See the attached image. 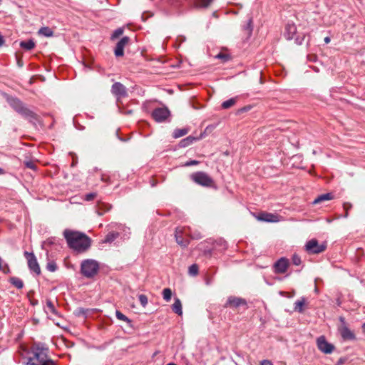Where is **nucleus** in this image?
Returning a JSON list of instances; mask_svg holds the SVG:
<instances>
[{"mask_svg":"<svg viewBox=\"0 0 365 365\" xmlns=\"http://www.w3.org/2000/svg\"><path fill=\"white\" fill-rule=\"evenodd\" d=\"M188 272L191 276H196L198 274V266L193 264L189 267Z\"/></svg>","mask_w":365,"mask_h":365,"instance_id":"72a5a7b5","label":"nucleus"},{"mask_svg":"<svg viewBox=\"0 0 365 365\" xmlns=\"http://www.w3.org/2000/svg\"><path fill=\"white\" fill-rule=\"evenodd\" d=\"M78 314L85 315L86 314V310L84 309L83 308H80L78 309Z\"/></svg>","mask_w":365,"mask_h":365,"instance_id":"8fccbe9b","label":"nucleus"},{"mask_svg":"<svg viewBox=\"0 0 365 365\" xmlns=\"http://www.w3.org/2000/svg\"><path fill=\"white\" fill-rule=\"evenodd\" d=\"M37 304H38V301H35V302H31V304L34 305V306L36 305Z\"/></svg>","mask_w":365,"mask_h":365,"instance_id":"052dcab7","label":"nucleus"},{"mask_svg":"<svg viewBox=\"0 0 365 365\" xmlns=\"http://www.w3.org/2000/svg\"><path fill=\"white\" fill-rule=\"evenodd\" d=\"M288 265L289 261L286 258H280L274 263V272L277 274H284L287 271Z\"/></svg>","mask_w":365,"mask_h":365,"instance_id":"4468645a","label":"nucleus"},{"mask_svg":"<svg viewBox=\"0 0 365 365\" xmlns=\"http://www.w3.org/2000/svg\"><path fill=\"white\" fill-rule=\"evenodd\" d=\"M138 299L143 307H145V305L148 304V298L144 294L139 295Z\"/></svg>","mask_w":365,"mask_h":365,"instance_id":"4c0bfd02","label":"nucleus"},{"mask_svg":"<svg viewBox=\"0 0 365 365\" xmlns=\"http://www.w3.org/2000/svg\"><path fill=\"white\" fill-rule=\"evenodd\" d=\"M141 19L143 21H145V14H143L142 16H141Z\"/></svg>","mask_w":365,"mask_h":365,"instance_id":"4d7b16f0","label":"nucleus"},{"mask_svg":"<svg viewBox=\"0 0 365 365\" xmlns=\"http://www.w3.org/2000/svg\"><path fill=\"white\" fill-rule=\"evenodd\" d=\"M99 263L93 259H84L81 263V274L88 279L94 277L99 271Z\"/></svg>","mask_w":365,"mask_h":365,"instance_id":"7ed1b4c3","label":"nucleus"},{"mask_svg":"<svg viewBox=\"0 0 365 365\" xmlns=\"http://www.w3.org/2000/svg\"><path fill=\"white\" fill-rule=\"evenodd\" d=\"M182 231L179 229V228H177L176 230H175V240H176V242L182 246V247H187V245H188V241L187 240H185L180 235V233H181Z\"/></svg>","mask_w":365,"mask_h":365,"instance_id":"6ab92c4d","label":"nucleus"},{"mask_svg":"<svg viewBox=\"0 0 365 365\" xmlns=\"http://www.w3.org/2000/svg\"><path fill=\"white\" fill-rule=\"evenodd\" d=\"M29 365H56V364L52 359H49L48 361H47V362H46V364H45V362L41 364H34L33 363L32 364L30 363Z\"/></svg>","mask_w":365,"mask_h":365,"instance_id":"49530a36","label":"nucleus"},{"mask_svg":"<svg viewBox=\"0 0 365 365\" xmlns=\"http://www.w3.org/2000/svg\"><path fill=\"white\" fill-rule=\"evenodd\" d=\"M305 247L309 253L318 254L322 252L325 250L326 246L319 245L317 240L312 239L307 242Z\"/></svg>","mask_w":365,"mask_h":365,"instance_id":"9b49d317","label":"nucleus"},{"mask_svg":"<svg viewBox=\"0 0 365 365\" xmlns=\"http://www.w3.org/2000/svg\"><path fill=\"white\" fill-rule=\"evenodd\" d=\"M124 29L123 27L118 28L117 29L114 30L110 36V39L112 41L115 40L116 38H119L121 35L123 34Z\"/></svg>","mask_w":365,"mask_h":365,"instance_id":"c756f323","label":"nucleus"},{"mask_svg":"<svg viewBox=\"0 0 365 365\" xmlns=\"http://www.w3.org/2000/svg\"><path fill=\"white\" fill-rule=\"evenodd\" d=\"M34 356L29 357L28 359L26 365H29L30 363H33L34 364H41L44 362H47L50 359L48 356V349L43 347V346H37L34 348Z\"/></svg>","mask_w":365,"mask_h":365,"instance_id":"20e7f679","label":"nucleus"},{"mask_svg":"<svg viewBox=\"0 0 365 365\" xmlns=\"http://www.w3.org/2000/svg\"><path fill=\"white\" fill-rule=\"evenodd\" d=\"M24 255L27 259L28 267L30 271L36 275H39L41 274V268L35 255L33 252H29L27 251H25Z\"/></svg>","mask_w":365,"mask_h":365,"instance_id":"6e6552de","label":"nucleus"},{"mask_svg":"<svg viewBox=\"0 0 365 365\" xmlns=\"http://www.w3.org/2000/svg\"><path fill=\"white\" fill-rule=\"evenodd\" d=\"M351 207H352V205L350 203H349V202L344 203V208L346 210L345 217L348 216V210L351 209Z\"/></svg>","mask_w":365,"mask_h":365,"instance_id":"c03bdc74","label":"nucleus"},{"mask_svg":"<svg viewBox=\"0 0 365 365\" xmlns=\"http://www.w3.org/2000/svg\"><path fill=\"white\" fill-rule=\"evenodd\" d=\"M340 321L345 324V321L343 317H340ZM340 334L344 339L354 340L355 339L354 334L346 326L344 325L340 329Z\"/></svg>","mask_w":365,"mask_h":365,"instance_id":"dca6fc26","label":"nucleus"},{"mask_svg":"<svg viewBox=\"0 0 365 365\" xmlns=\"http://www.w3.org/2000/svg\"><path fill=\"white\" fill-rule=\"evenodd\" d=\"M128 230V228H126L122 225H118V227H116V230L108 232L105 237V238L102 240V242L111 243L120 236L125 237L128 236L127 233L130 234Z\"/></svg>","mask_w":365,"mask_h":365,"instance_id":"423d86ee","label":"nucleus"},{"mask_svg":"<svg viewBox=\"0 0 365 365\" xmlns=\"http://www.w3.org/2000/svg\"><path fill=\"white\" fill-rule=\"evenodd\" d=\"M237 102V98H231L222 103V108L223 109H228L233 106Z\"/></svg>","mask_w":365,"mask_h":365,"instance_id":"c85d7f7f","label":"nucleus"},{"mask_svg":"<svg viewBox=\"0 0 365 365\" xmlns=\"http://www.w3.org/2000/svg\"><path fill=\"white\" fill-rule=\"evenodd\" d=\"M96 196H97L96 192H90V193L86 194L83 197V199L86 201H91V200H94Z\"/></svg>","mask_w":365,"mask_h":365,"instance_id":"c9c22d12","label":"nucleus"},{"mask_svg":"<svg viewBox=\"0 0 365 365\" xmlns=\"http://www.w3.org/2000/svg\"><path fill=\"white\" fill-rule=\"evenodd\" d=\"M46 268L50 272H55L57 269V265L54 262H49L47 264Z\"/></svg>","mask_w":365,"mask_h":365,"instance_id":"e433bc0d","label":"nucleus"},{"mask_svg":"<svg viewBox=\"0 0 365 365\" xmlns=\"http://www.w3.org/2000/svg\"><path fill=\"white\" fill-rule=\"evenodd\" d=\"M330 41H331L330 37L327 36V37H325V38H324V42H325V43H329L330 42Z\"/></svg>","mask_w":365,"mask_h":365,"instance_id":"603ef678","label":"nucleus"},{"mask_svg":"<svg viewBox=\"0 0 365 365\" xmlns=\"http://www.w3.org/2000/svg\"><path fill=\"white\" fill-rule=\"evenodd\" d=\"M111 92L114 96H116L118 102L120 98L127 96L125 87L119 82H116L113 84L111 87Z\"/></svg>","mask_w":365,"mask_h":365,"instance_id":"f8f14e48","label":"nucleus"},{"mask_svg":"<svg viewBox=\"0 0 365 365\" xmlns=\"http://www.w3.org/2000/svg\"><path fill=\"white\" fill-rule=\"evenodd\" d=\"M225 56L222 53H219L217 56V58H225Z\"/></svg>","mask_w":365,"mask_h":365,"instance_id":"864d4df0","label":"nucleus"},{"mask_svg":"<svg viewBox=\"0 0 365 365\" xmlns=\"http://www.w3.org/2000/svg\"><path fill=\"white\" fill-rule=\"evenodd\" d=\"M167 365H176V364H174V363H169V364H168Z\"/></svg>","mask_w":365,"mask_h":365,"instance_id":"0e129e2a","label":"nucleus"},{"mask_svg":"<svg viewBox=\"0 0 365 365\" xmlns=\"http://www.w3.org/2000/svg\"><path fill=\"white\" fill-rule=\"evenodd\" d=\"M297 32V27L293 23H287L285 26L284 36L287 40H291L294 38Z\"/></svg>","mask_w":365,"mask_h":365,"instance_id":"f3484780","label":"nucleus"},{"mask_svg":"<svg viewBox=\"0 0 365 365\" xmlns=\"http://www.w3.org/2000/svg\"><path fill=\"white\" fill-rule=\"evenodd\" d=\"M130 41V38L128 36L123 37L115 46L114 49V53L116 57L123 56L124 54V48L125 45L128 43Z\"/></svg>","mask_w":365,"mask_h":365,"instance_id":"ddd939ff","label":"nucleus"},{"mask_svg":"<svg viewBox=\"0 0 365 365\" xmlns=\"http://www.w3.org/2000/svg\"><path fill=\"white\" fill-rule=\"evenodd\" d=\"M346 359L344 358H340L336 365H341L345 362Z\"/></svg>","mask_w":365,"mask_h":365,"instance_id":"de8ad7c7","label":"nucleus"},{"mask_svg":"<svg viewBox=\"0 0 365 365\" xmlns=\"http://www.w3.org/2000/svg\"><path fill=\"white\" fill-rule=\"evenodd\" d=\"M4 173V170L0 168V175H2Z\"/></svg>","mask_w":365,"mask_h":365,"instance_id":"bf43d9fd","label":"nucleus"},{"mask_svg":"<svg viewBox=\"0 0 365 365\" xmlns=\"http://www.w3.org/2000/svg\"><path fill=\"white\" fill-rule=\"evenodd\" d=\"M332 198H333V195L331 193H325V194H322V195H319L313 201L312 203L314 205H316V204L321 203L322 202H324V201L331 200H332Z\"/></svg>","mask_w":365,"mask_h":365,"instance_id":"412c9836","label":"nucleus"},{"mask_svg":"<svg viewBox=\"0 0 365 365\" xmlns=\"http://www.w3.org/2000/svg\"><path fill=\"white\" fill-rule=\"evenodd\" d=\"M163 299L166 302H169L171 299L172 291L170 288H165L163 291Z\"/></svg>","mask_w":365,"mask_h":365,"instance_id":"473e14b6","label":"nucleus"},{"mask_svg":"<svg viewBox=\"0 0 365 365\" xmlns=\"http://www.w3.org/2000/svg\"><path fill=\"white\" fill-rule=\"evenodd\" d=\"M245 29L248 31L249 34H251L252 31V20L250 19L247 21V25L245 26Z\"/></svg>","mask_w":365,"mask_h":365,"instance_id":"ea45409f","label":"nucleus"},{"mask_svg":"<svg viewBox=\"0 0 365 365\" xmlns=\"http://www.w3.org/2000/svg\"><path fill=\"white\" fill-rule=\"evenodd\" d=\"M0 271L3 272L5 274H9L11 272L10 268L7 263L4 262V260L0 257Z\"/></svg>","mask_w":365,"mask_h":365,"instance_id":"7c9ffc66","label":"nucleus"},{"mask_svg":"<svg viewBox=\"0 0 365 365\" xmlns=\"http://www.w3.org/2000/svg\"><path fill=\"white\" fill-rule=\"evenodd\" d=\"M292 262L294 265H299L302 262L300 257L297 255H294L292 257Z\"/></svg>","mask_w":365,"mask_h":365,"instance_id":"a19ab883","label":"nucleus"},{"mask_svg":"<svg viewBox=\"0 0 365 365\" xmlns=\"http://www.w3.org/2000/svg\"><path fill=\"white\" fill-rule=\"evenodd\" d=\"M261 365H273V364L268 360H263L261 362Z\"/></svg>","mask_w":365,"mask_h":365,"instance_id":"09e8293b","label":"nucleus"},{"mask_svg":"<svg viewBox=\"0 0 365 365\" xmlns=\"http://www.w3.org/2000/svg\"><path fill=\"white\" fill-rule=\"evenodd\" d=\"M63 236L68 247L77 252H84L91 245V240L86 234L71 230H65Z\"/></svg>","mask_w":365,"mask_h":365,"instance_id":"f257e3e1","label":"nucleus"},{"mask_svg":"<svg viewBox=\"0 0 365 365\" xmlns=\"http://www.w3.org/2000/svg\"><path fill=\"white\" fill-rule=\"evenodd\" d=\"M46 307L51 313H52L53 314H55V315H58V312L56 309L51 300L48 299L46 301Z\"/></svg>","mask_w":365,"mask_h":365,"instance_id":"2f4dec72","label":"nucleus"},{"mask_svg":"<svg viewBox=\"0 0 365 365\" xmlns=\"http://www.w3.org/2000/svg\"><path fill=\"white\" fill-rule=\"evenodd\" d=\"M304 35L302 36V37H299V36H297L296 38H295V43L298 45H301L302 44L304 40Z\"/></svg>","mask_w":365,"mask_h":365,"instance_id":"a18cd8bd","label":"nucleus"},{"mask_svg":"<svg viewBox=\"0 0 365 365\" xmlns=\"http://www.w3.org/2000/svg\"><path fill=\"white\" fill-rule=\"evenodd\" d=\"M9 282L19 289L24 287V282L19 277H12L9 279Z\"/></svg>","mask_w":365,"mask_h":365,"instance_id":"b1692460","label":"nucleus"},{"mask_svg":"<svg viewBox=\"0 0 365 365\" xmlns=\"http://www.w3.org/2000/svg\"><path fill=\"white\" fill-rule=\"evenodd\" d=\"M24 163H25L26 167L28 168H30L32 170H36V165L32 161H26Z\"/></svg>","mask_w":365,"mask_h":365,"instance_id":"79ce46f5","label":"nucleus"},{"mask_svg":"<svg viewBox=\"0 0 365 365\" xmlns=\"http://www.w3.org/2000/svg\"><path fill=\"white\" fill-rule=\"evenodd\" d=\"M98 215H103V213H102V212H98Z\"/></svg>","mask_w":365,"mask_h":365,"instance_id":"69168bd1","label":"nucleus"},{"mask_svg":"<svg viewBox=\"0 0 365 365\" xmlns=\"http://www.w3.org/2000/svg\"><path fill=\"white\" fill-rule=\"evenodd\" d=\"M240 307H244L245 309L247 308L246 299L235 296L229 297L225 304V307H230L232 309H237Z\"/></svg>","mask_w":365,"mask_h":365,"instance_id":"1a4fd4ad","label":"nucleus"},{"mask_svg":"<svg viewBox=\"0 0 365 365\" xmlns=\"http://www.w3.org/2000/svg\"><path fill=\"white\" fill-rule=\"evenodd\" d=\"M38 34L46 37H51L53 36V31L47 26L41 27L38 31Z\"/></svg>","mask_w":365,"mask_h":365,"instance_id":"cd10ccee","label":"nucleus"},{"mask_svg":"<svg viewBox=\"0 0 365 365\" xmlns=\"http://www.w3.org/2000/svg\"><path fill=\"white\" fill-rule=\"evenodd\" d=\"M189 132V129L187 128H178L173 131V136L175 138H178L185 135Z\"/></svg>","mask_w":365,"mask_h":365,"instance_id":"a878e982","label":"nucleus"},{"mask_svg":"<svg viewBox=\"0 0 365 365\" xmlns=\"http://www.w3.org/2000/svg\"><path fill=\"white\" fill-rule=\"evenodd\" d=\"M118 138H119L120 140L123 141V142L127 140L126 139L122 138H120L119 136H118Z\"/></svg>","mask_w":365,"mask_h":365,"instance_id":"13d9d810","label":"nucleus"},{"mask_svg":"<svg viewBox=\"0 0 365 365\" xmlns=\"http://www.w3.org/2000/svg\"><path fill=\"white\" fill-rule=\"evenodd\" d=\"M361 328H362V331L364 333H365V323H364L361 326Z\"/></svg>","mask_w":365,"mask_h":365,"instance_id":"6e6d98bb","label":"nucleus"},{"mask_svg":"<svg viewBox=\"0 0 365 365\" xmlns=\"http://www.w3.org/2000/svg\"><path fill=\"white\" fill-rule=\"evenodd\" d=\"M7 102L14 110L30 122L36 119V115L26 108L19 99L14 97H7Z\"/></svg>","mask_w":365,"mask_h":365,"instance_id":"f03ea898","label":"nucleus"},{"mask_svg":"<svg viewBox=\"0 0 365 365\" xmlns=\"http://www.w3.org/2000/svg\"><path fill=\"white\" fill-rule=\"evenodd\" d=\"M4 43V37L0 34V46H1Z\"/></svg>","mask_w":365,"mask_h":365,"instance_id":"3c124183","label":"nucleus"},{"mask_svg":"<svg viewBox=\"0 0 365 365\" xmlns=\"http://www.w3.org/2000/svg\"><path fill=\"white\" fill-rule=\"evenodd\" d=\"M101 180H102L103 181H105V180H106V179H105V178H104V176H103V175L101 177Z\"/></svg>","mask_w":365,"mask_h":365,"instance_id":"e2e57ef3","label":"nucleus"},{"mask_svg":"<svg viewBox=\"0 0 365 365\" xmlns=\"http://www.w3.org/2000/svg\"><path fill=\"white\" fill-rule=\"evenodd\" d=\"M196 140H197L196 138L190 135V136L182 139L180 142V147H182V148L187 147V146L191 145L192 143H193V142H195Z\"/></svg>","mask_w":365,"mask_h":365,"instance_id":"bb28decb","label":"nucleus"},{"mask_svg":"<svg viewBox=\"0 0 365 365\" xmlns=\"http://www.w3.org/2000/svg\"><path fill=\"white\" fill-rule=\"evenodd\" d=\"M107 207H108L106 208V210L104 212L108 211L110 209V206H107Z\"/></svg>","mask_w":365,"mask_h":365,"instance_id":"680f3d73","label":"nucleus"},{"mask_svg":"<svg viewBox=\"0 0 365 365\" xmlns=\"http://www.w3.org/2000/svg\"><path fill=\"white\" fill-rule=\"evenodd\" d=\"M119 110L120 113H122L125 115H130V114H133L134 112V110L132 109L121 108L120 106H119Z\"/></svg>","mask_w":365,"mask_h":365,"instance_id":"58836bf2","label":"nucleus"},{"mask_svg":"<svg viewBox=\"0 0 365 365\" xmlns=\"http://www.w3.org/2000/svg\"><path fill=\"white\" fill-rule=\"evenodd\" d=\"M257 219L267 222H277L279 221V216L276 214L262 212L259 214Z\"/></svg>","mask_w":365,"mask_h":365,"instance_id":"2eb2a0df","label":"nucleus"},{"mask_svg":"<svg viewBox=\"0 0 365 365\" xmlns=\"http://www.w3.org/2000/svg\"><path fill=\"white\" fill-rule=\"evenodd\" d=\"M214 0H197L195 2V7L197 9L208 8Z\"/></svg>","mask_w":365,"mask_h":365,"instance_id":"4be33fe9","label":"nucleus"},{"mask_svg":"<svg viewBox=\"0 0 365 365\" xmlns=\"http://www.w3.org/2000/svg\"><path fill=\"white\" fill-rule=\"evenodd\" d=\"M173 311L179 316L182 314V303L180 299L175 298V302L172 305Z\"/></svg>","mask_w":365,"mask_h":365,"instance_id":"a211bd4d","label":"nucleus"},{"mask_svg":"<svg viewBox=\"0 0 365 365\" xmlns=\"http://www.w3.org/2000/svg\"><path fill=\"white\" fill-rule=\"evenodd\" d=\"M190 179L197 185L203 187H214L213 179L206 173L198 171L190 175Z\"/></svg>","mask_w":365,"mask_h":365,"instance_id":"39448f33","label":"nucleus"},{"mask_svg":"<svg viewBox=\"0 0 365 365\" xmlns=\"http://www.w3.org/2000/svg\"><path fill=\"white\" fill-rule=\"evenodd\" d=\"M35 42L33 39L22 41L20 42V46L27 51H30L35 47Z\"/></svg>","mask_w":365,"mask_h":365,"instance_id":"5701e85b","label":"nucleus"},{"mask_svg":"<svg viewBox=\"0 0 365 365\" xmlns=\"http://www.w3.org/2000/svg\"><path fill=\"white\" fill-rule=\"evenodd\" d=\"M153 119L158 123H165L170 121V111L166 107L158 108L152 113Z\"/></svg>","mask_w":365,"mask_h":365,"instance_id":"0eeeda50","label":"nucleus"},{"mask_svg":"<svg viewBox=\"0 0 365 365\" xmlns=\"http://www.w3.org/2000/svg\"><path fill=\"white\" fill-rule=\"evenodd\" d=\"M57 242V239L56 237H50L46 240L42 242L41 247L43 250H45L46 252H48V247H50L53 245H55Z\"/></svg>","mask_w":365,"mask_h":365,"instance_id":"393cba45","label":"nucleus"},{"mask_svg":"<svg viewBox=\"0 0 365 365\" xmlns=\"http://www.w3.org/2000/svg\"><path fill=\"white\" fill-rule=\"evenodd\" d=\"M198 164H199V161L195 160H192L187 161L184 165L188 167V166H192V165H196Z\"/></svg>","mask_w":365,"mask_h":365,"instance_id":"37998d69","label":"nucleus"},{"mask_svg":"<svg viewBox=\"0 0 365 365\" xmlns=\"http://www.w3.org/2000/svg\"><path fill=\"white\" fill-rule=\"evenodd\" d=\"M116 135L118 136V130L116 131Z\"/></svg>","mask_w":365,"mask_h":365,"instance_id":"338daca9","label":"nucleus"},{"mask_svg":"<svg viewBox=\"0 0 365 365\" xmlns=\"http://www.w3.org/2000/svg\"><path fill=\"white\" fill-rule=\"evenodd\" d=\"M306 302L305 297H302L300 299L294 302V309L295 312H297L299 313H303L304 311V306Z\"/></svg>","mask_w":365,"mask_h":365,"instance_id":"aec40b11","label":"nucleus"},{"mask_svg":"<svg viewBox=\"0 0 365 365\" xmlns=\"http://www.w3.org/2000/svg\"><path fill=\"white\" fill-rule=\"evenodd\" d=\"M115 316H116L117 319L119 320L130 322L129 319L126 316H125L123 313H121L120 311L117 310L115 312Z\"/></svg>","mask_w":365,"mask_h":365,"instance_id":"f704fd0d","label":"nucleus"},{"mask_svg":"<svg viewBox=\"0 0 365 365\" xmlns=\"http://www.w3.org/2000/svg\"><path fill=\"white\" fill-rule=\"evenodd\" d=\"M192 238H196V239H200V238H201L202 237H201V235H200V234H198L197 235H196V236H192Z\"/></svg>","mask_w":365,"mask_h":365,"instance_id":"5fc2aeb1","label":"nucleus"},{"mask_svg":"<svg viewBox=\"0 0 365 365\" xmlns=\"http://www.w3.org/2000/svg\"><path fill=\"white\" fill-rule=\"evenodd\" d=\"M317 345L318 349L324 354H331L334 349V346L329 343L324 336L317 338Z\"/></svg>","mask_w":365,"mask_h":365,"instance_id":"9d476101","label":"nucleus"}]
</instances>
